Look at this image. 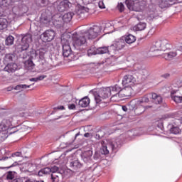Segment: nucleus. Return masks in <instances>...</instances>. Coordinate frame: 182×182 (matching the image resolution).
I'll use <instances>...</instances> for the list:
<instances>
[{
	"label": "nucleus",
	"mask_w": 182,
	"mask_h": 182,
	"mask_svg": "<svg viewBox=\"0 0 182 182\" xmlns=\"http://www.w3.org/2000/svg\"><path fill=\"white\" fill-rule=\"evenodd\" d=\"M48 55V48H40L36 52V56L41 64L46 63V56Z\"/></svg>",
	"instance_id": "obj_11"
},
{
	"label": "nucleus",
	"mask_w": 182,
	"mask_h": 182,
	"mask_svg": "<svg viewBox=\"0 0 182 182\" xmlns=\"http://www.w3.org/2000/svg\"><path fill=\"white\" fill-rule=\"evenodd\" d=\"M90 136H92V134H90V133L89 132H87L84 134V136L85 137H90Z\"/></svg>",
	"instance_id": "obj_57"
},
{
	"label": "nucleus",
	"mask_w": 182,
	"mask_h": 182,
	"mask_svg": "<svg viewBox=\"0 0 182 182\" xmlns=\"http://www.w3.org/2000/svg\"><path fill=\"white\" fill-rule=\"evenodd\" d=\"M123 86L133 87L136 85V77L131 74L124 75L122 78Z\"/></svg>",
	"instance_id": "obj_9"
},
{
	"label": "nucleus",
	"mask_w": 182,
	"mask_h": 182,
	"mask_svg": "<svg viewBox=\"0 0 182 182\" xmlns=\"http://www.w3.org/2000/svg\"><path fill=\"white\" fill-rule=\"evenodd\" d=\"M146 23H139L136 24L134 28L135 31H144L146 29Z\"/></svg>",
	"instance_id": "obj_32"
},
{
	"label": "nucleus",
	"mask_w": 182,
	"mask_h": 182,
	"mask_svg": "<svg viewBox=\"0 0 182 182\" xmlns=\"http://www.w3.org/2000/svg\"><path fill=\"white\" fill-rule=\"evenodd\" d=\"M61 42L63 43V55L65 58H69L72 53V48H70L69 41L62 39Z\"/></svg>",
	"instance_id": "obj_12"
},
{
	"label": "nucleus",
	"mask_w": 182,
	"mask_h": 182,
	"mask_svg": "<svg viewBox=\"0 0 182 182\" xmlns=\"http://www.w3.org/2000/svg\"><path fill=\"white\" fill-rule=\"evenodd\" d=\"M18 157H22V152L21 151H16V152H14L11 154V156L9 157L10 159H12V160L14 161H15V163H16L17 161H19L18 160Z\"/></svg>",
	"instance_id": "obj_30"
},
{
	"label": "nucleus",
	"mask_w": 182,
	"mask_h": 182,
	"mask_svg": "<svg viewBox=\"0 0 182 182\" xmlns=\"http://www.w3.org/2000/svg\"><path fill=\"white\" fill-rule=\"evenodd\" d=\"M61 18L64 23H68L72 21V18H73V13H71V12L66 13Z\"/></svg>",
	"instance_id": "obj_25"
},
{
	"label": "nucleus",
	"mask_w": 182,
	"mask_h": 182,
	"mask_svg": "<svg viewBox=\"0 0 182 182\" xmlns=\"http://www.w3.org/2000/svg\"><path fill=\"white\" fill-rule=\"evenodd\" d=\"M144 110H146V108H144L142 106H139L136 109L135 112H136V113H137V114H141V113H144Z\"/></svg>",
	"instance_id": "obj_45"
},
{
	"label": "nucleus",
	"mask_w": 182,
	"mask_h": 182,
	"mask_svg": "<svg viewBox=\"0 0 182 182\" xmlns=\"http://www.w3.org/2000/svg\"><path fill=\"white\" fill-rule=\"evenodd\" d=\"M22 36L23 37L21 38V49L22 51L28 50L30 43H32V36L30 33H27Z\"/></svg>",
	"instance_id": "obj_10"
},
{
	"label": "nucleus",
	"mask_w": 182,
	"mask_h": 182,
	"mask_svg": "<svg viewBox=\"0 0 182 182\" xmlns=\"http://www.w3.org/2000/svg\"><path fill=\"white\" fill-rule=\"evenodd\" d=\"M170 49V41L167 39L159 40L153 43L149 48V52H166Z\"/></svg>",
	"instance_id": "obj_4"
},
{
	"label": "nucleus",
	"mask_w": 182,
	"mask_h": 182,
	"mask_svg": "<svg viewBox=\"0 0 182 182\" xmlns=\"http://www.w3.org/2000/svg\"><path fill=\"white\" fill-rule=\"evenodd\" d=\"M92 156H93V151H92V149H89L82 153V159L84 161L90 160V157H92Z\"/></svg>",
	"instance_id": "obj_24"
},
{
	"label": "nucleus",
	"mask_w": 182,
	"mask_h": 182,
	"mask_svg": "<svg viewBox=\"0 0 182 182\" xmlns=\"http://www.w3.org/2000/svg\"><path fill=\"white\" fill-rule=\"evenodd\" d=\"M70 6H72V3L70 2L69 0H63L59 4L57 8L59 12H65V11H68Z\"/></svg>",
	"instance_id": "obj_13"
},
{
	"label": "nucleus",
	"mask_w": 182,
	"mask_h": 182,
	"mask_svg": "<svg viewBox=\"0 0 182 182\" xmlns=\"http://www.w3.org/2000/svg\"><path fill=\"white\" fill-rule=\"evenodd\" d=\"M117 9L119 11V12H123V11H124V5L123 3L118 4Z\"/></svg>",
	"instance_id": "obj_47"
},
{
	"label": "nucleus",
	"mask_w": 182,
	"mask_h": 182,
	"mask_svg": "<svg viewBox=\"0 0 182 182\" xmlns=\"http://www.w3.org/2000/svg\"><path fill=\"white\" fill-rule=\"evenodd\" d=\"M88 56H92V55H97V48L95 46H92L87 50Z\"/></svg>",
	"instance_id": "obj_35"
},
{
	"label": "nucleus",
	"mask_w": 182,
	"mask_h": 182,
	"mask_svg": "<svg viewBox=\"0 0 182 182\" xmlns=\"http://www.w3.org/2000/svg\"><path fill=\"white\" fill-rule=\"evenodd\" d=\"M68 108L70 110H73L74 109H76V105H75V104H71L68 105Z\"/></svg>",
	"instance_id": "obj_53"
},
{
	"label": "nucleus",
	"mask_w": 182,
	"mask_h": 182,
	"mask_svg": "<svg viewBox=\"0 0 182 182\" xmlns=\"http://www.w3.org/2000/svg\"><path fill=\"white\" fill-rule=\"evenodd\" d=\"M51 180L53 182H62V180H63V175H62L60 172L52 173Z\"/></svg>",
	"instance_id": "obj_18"
},
{
	"label": "nucleus",
	"mask_w": 182,
	"mask_h": 182,
	"mask_svg": "<svg viewBox=\"0 0 182 182\" xmlns=\"http://www.w3.org/2000/svg\"><path fill=\"white\" fill-rule=\"evenodd\" d=\"M4 70L5 72H8V73H14L18 70V65L15 63H8Z\"/></svg>",
	"instance_id": "obj_15"
},
{
	"label": "nucleus",
	"mask_w": 182,
	"mask_h": 182,
	"mask_svg": "<svg viewBox=\"0 0 182 182\" xmlns=\"http://www.w3.org/2000/svg\"><path fill=\"white\" fill-rule=\"evenodd\" d=\"M78 105L80 107H87L90 105V99L85 97L79 101Z\"/></svg>",
	"instance_id": "obj_20"
},
{
	"label": "nucleus",
	"mask_w": 182,
	"mask_h": 182,
	"mask_svg": "<svg viewBox=\"0 0 182 182\" xmlns=\"http://www.w3.org/2000/svg\"><path fill=\"white\" fill-rule=\"evenodd\" d=\"M12 3V0H0V5L1 6H9Z\"/></svg>",
	"instance_id": "obj_42"
},
{
	"label": "nucleus",
	"mask_w": 182,
	"mask_h": 182,
	"mask_svg": "<svg viewBox=\"0 0 182 182\" xmlns=\"http://www.w3.org/2000/svg\"><path fill=\"white\" fill-rule=\"evenodd\" d=\"M79 133H77L76 134H75V137H77V136H79Z\"/></svg>",
	"instance_id": "obj_63"
},
{
	"label": "nucleus",
	"mask_w": 182,
	"mask_h": 182,
	"mask_svg": "<svg viewBox=\"0 0 182 182\" xmlns=\"http://www.w3.org/2000/svg\"><path fill=\"white\" fill-rule=\"evenodd\" d=\"M149 95H146L142 97L141 99L138 100L136 103L137 105H141V103H149Z\"/></svg>",
	"instance_id": "obj_34"
},
{
	"label": "nucleus",
	"mask_w": 182,
	"mask_h": 182,
	"mask_svg": "<svg viewBox=\"0 0 182 182\" xmlns=\"http://www.w3.org/2000/svg\"><path fill=\"white\" fill-rule=\"evenodd\" d=\"M102 148L101 153L102 154H109V149H107V146L105 145V141H101Z\"/></svg>",
	"instance_id": "obj_37"
},
{
	"label": "nucleus",
	"mask_w": 182,
	"mask_h": 182,
	"mask_svg": "<svg viewBox=\"0 0 182 182\" xmlns=\"http://www.w3.org/2000/svg\"><path fill=\"white\" fill-rule=\"evenodd\" d=\"M112 92H118L119 93L120 92L119 85H116L114 87L102 88L95 95V100L97 105H100V107H105L110 102L109 97L112 96Z\"/></svg>",
	"instance_id": "obj_1"
},
{
	"label": "nucleus",
	"mask_w": 182,
	"mask_h": 182,
	"mask_svg": "<svg viewBox=\"0 0 182 182\" xmlns=\"http://www.w3.org/2000/svg\"><path fill=\"white\" fill-rule=\"evenodd\" d=\"M105 136V133H103V131L100 130L96 134V139H102Z\"/></svg>",
	"instance_id": "obj_48"
},
{
	"label": "nucleus",
	"mask_w": 182,
	"mask_h": 182,
	"mask_svg": "<svg viewBox=\"0 0 182 182\" xmlns=\"http://www.w3.org/2000/svg\"><path fill=\"white\" fill-rule=\"evenodd\" d=\"M14 122V117H9L4 119L0 122V139L1 140H6L9 134H12L11 129H12V122Z\"/></svg>",
	"instance_id": "obj_2"
},
{
	"label": "nucleus",
	"mask_w": 182,
	"mask_h": 182,
	"mask_svg": "<svg viewBox=\"0 0 182 182\" xmlns=\"http://www.w3.org/2000/svg\"><path fill=\"white\" fill-rule=\"evenodd\" d=\"M7 180H14L15 178V175L12 171H9L6 175Z\"/></svg>",
	"instance_id": "obj_46"
},
{
	"label": "nucleus",
	"mask_w": 182,
	"mask_h": 182,
	"mask_svg": "<svg viewBox=\"0 0 182 182\" xmlns=\"http://www.w3.org/2000/svg\"><path fill=\"white\" fill-rule=\"evenodd\" d=\"M8 28V20L6 18H0V30L6 29Z\"/></svg>",
	"instance_id": "obj_31"
},
{
	"label": "nucleus",
	"mask_w": 182,
	"mask_h": 182,
	"mask_svg": "<svg viewBox=\"0 0 182 182\" xmlns=\"http://www.w3.org/2000/svg\"><path fill=\"white\" fill-rule=\"evenodd\" d=\"M25 180H26L25 178H20L14 179L11 182H25Z\"/></svg>",
	"instance_id": "obj_51"
},
{
	"label": "nucleus",
	"mask_w": 182,
	"mask_h": 182,
	"mask_svg": "<svg viewBox=\"0 0 182 182\" xmlns=\"http://www.w3.org/2000/svg\"><path fill=\"white\" fill-rule=\"evenodd\" d=\"M40 21L41 23H43V25H45V26H50V18L46 16V13L41 14Z\"/></svg>",
	"instance_id": "obj_17"
},
{
	"label": "nucleus",
	"mask_w": 182,
	"mask_h": 182,
	"mask_svg": "<svg viewBox=\"0 0 182 182\" xmlns=\"http://www.w3.org/2000/svg\"><path fill=\"white\" fill-rule=\"evenodd\" d=\"M52 21L54 26L56 28H60L65 23L61 16H54Z\"/></svg>",
	"instance_id": "obj_16"
},
{
	"label": "nucleus",
	"mask_w": 182,
	"mask_h": 182,
	"mask_svg": "<svg viewBox=\"0 0 182 182\" xmlns=\"http://www.w3.org/2000/svg\"><path fill=\"white\" fill-rule=\"evenodd\" d=\"M100 32H102V27L99 26H93L92 27L90 28L87 31L83 33L85 38L87 39H96L99 35H100Z\"/></svg>",
	"instance_id": "obj_7"
},
{
	"label": "nucleus",
	"mask_w": 182,
	"mask_h": 182,
	"mask_svg": "<svg viewBox=\"0 0 182 182\" xmlns=\"http://www.w3.org/2000/svg\"><path fill=\"white\" fill-rule=\"evenodd\" d=\"M55 36H56V32H55V31L53 29H49L46 30L41 34V38L43 42H51V41L55 39Z\"/></svg>",
	"instance_id": "obj_8"
},
{
	"label": "nucleus",
	"mask_w": 182,
	"mask_h": 182,
	"mask_svg": "<svg viewBox=\"0 0 182 182\" xmlns=\"http://www.w3.org/2000/svg\"><path fill=\"white\" fill-rule=\"evenodd\" d=\"M18 110L22 111V110H26V105L25 104H21L19 105Z\"/></svg>",
	"instance_id": "obj_52"
},
{
	"label": "nucleus",
	"mask_w": 182,
	"mask_h": 182,
	"mask_svg": "<svg viewBox=\"0 0 182 182\" xmlns=\"http://www.w3.org/2000/svg\"><path fill=\"white\" fill-rule=\"evenodd\" d=\"M25 182H34V181H31L29 179H25Z\"/></svg>",
	"instance_id": "obj_60"
},
{
	"label": "nucleus",
	"mask_w": 182,
	"mask_h": 182,
	"mask_svg": "<svg viewBox=\"0 0 182 182\" xmlns=\"http://www.w3.org/2000/svg\"><path fill=\"white\" fill-rule=\"evenodd\" d=\"M24 66L25 69L26 70H29V72H33V70L35 69V63H33L32 60H28L25 61Z\"/></svg>",
	"instance_id": "obj_19"
},
{
	"label": "nucleus",
	"mask_w": 182,
	"mask_h": 182,
	"mask_svg": "<svg viewBox=\"0 0 182 182\" xmlns=\"http://www.w3.org/2000/svg\"><path fill=\"white\" fill-rule=\"evenodd\" d=\"M82 166L83 165L82 164V163H80V161H79V160H75L70 162V167H71V168H73V170L82 168Z\"/></svg>",
	"instance_id": "obj_21"
},
{
	"label": "nucleus",
	"mask_w": 182,
	"mask_h": 182,
	"mask_svg": "<svg viewBox=\"0 0 182 182\" xmlns=\"http://www.w3.org/2000/svg\"><path fill=\"white\" fill-rule=\"evenodd\" d=\"M132 87H133L125 86L123 89L120 90V91H119L120 97H129V96H132L133 93Z\"/></svg>",
	"instance_id": "obj_14"
},
{
	"label": "nucleus",
	"mask_w": 182,
	"mask_h": 182,
	"mask_svg": "<svg viewBox=\"0 0 182 182\" xmlns=\"http://www.w3.org/2000/svg\"><path fill=\"white\" fill-rule=\"evenodd\" d=\"M176 93H177L176 91H171V97L175 103H182V96L176 95Z\"/></svg>",
	"instance_id": "obj_22"
},
{
	"label": "nucleus",
	"mask_w": 182,
	"mask_h": 182,
	"mask_svg": "<svg viewBox=\"0 0 182 182\" xmlns=\"http://www.w3.org/2000/svg\"><path fill=\"white\" fill-rule=\"evenodd\" d=\"M151 96L154 100V103L156 105H160L161 103H163V97H161V96L159 95H157L156 93H152Z\"/></svg>",
	"instance_id": "obj_26"
},
{
	"label": "nucleus",
	"mask_w": 182,
	"mask_h": 182,
	"mask_svg": "<svg viewBox=\"0 0 182 182\" xmlns=\"http://www.w3.org/2000/svg\"><path fill=\"white\" fill-rule=\"evenodd\" d=\"M86 42V36L83 33H74L73 34V45L75 49H80L82 46H85Z\"/></svg>",
	"instance_id": "obj_6"
},
{
	"label": "nucleus",
	"mask_w": 182,
	"mask_h": 182,
	"mask_svg": "<svg viewBox=\"0 0 182 182\" xmlns=\"http://www.w3.org/2000/svg\"><path fill=\"white\" fill-rule=\"evenodd\" d=\"M58 110H65V107H63V105H60L58 107V108H55Z\"/></svg>",
	"instance_id": "obj_56"
},
{
	"label": "nucleus",
	"mask_w": 182,
	"mask_h": 182,
	"mask_svg": "<svg viewBox=\"0 0 182 182\" xmlns=\"http://www.w3.org/2000/svg\"><path fill=\"white\" fill-rule=\"evenodd\" d=\"M14 58H15V55L12 53L6 54L4 57V63H8L9 62H12Z\"/></svg>",
	"instance_id": "obj_33"
},
{
	"label": "nucleus",
	"mask_w": 182,
	"mask_h": 182,
	"mask_svg": "<svg viewBox=\"0 0 182 182\" xmlns=\"http://www.w3.org/2000/svg\"><path fill=\"white\" fill-rule=\"evenodd\" d=\"M120 144H122V142H120L119 139H116L115 141L109 143V146H111L112 150H116V149H119V147H120Z\"/></svg>",
	"instance_id": "obj_29"
},
{
	"label": "nucleus",
	"mask_w": 182,
	"mask_h": 182,
	"mask_svg": "<svg viewBox=\"0 0 182 182\" xmlns=\"http://www.w3.org/2000/svg\"><path fill=\"white\" fill-rule=\"evenodd\" d=\"M41 4H46V0H41Z\"/></svg>",
	"instance_id": "obj_61"
},
{
	"label": "nucleus",
	"mask_w": 182,
	"mask_h": 182,
	"mask_svg": "<svg viewBox=\"0 0 182 182\" xmlns=\"http://www.w3.org/2000/svg\"><path fill=\"white\" fill-rule=\"evenodd\" d=\"M98 6L100 9H105L106 8V6L105 5L103 1H100L98 3Z\"/></svg>",
	"instance_id": "obj_50"
},
{
	"label": "nucleus",
	"mask_w": 182,
	"mask_h": 182,
	"mask_svg": "<svg viewBox=\"0 0 182 182\" xmlns=\"http://www.w3.org/2000/svg\"><path fill=\"white\" fill-rule=\"evenodd\" d=\"M120 93L119 92H117L116 94H114L111 98H110V100L111 102H120Z\"/></svg>",
	"instance_id": "obj_38"
},
{
	"label": "nucleus",
	"mask_w": 182,
	"mask_h": 182,
	"mask_svg": "<svg viewBox=\"0 0 182 182\" xmlns=\"http://www.w3.org/2000/svg\"><path fill=\"white\" fill-rule=\"evenodd\" d=\"M46 77V75H40L37 77L30 78V82H39V80H43Z\"/></svg>",
	"instance_id": "obj_43"
},
{
	"label": "nucleus",
	"mask_w": 182,
	"mask_h": 182,
	"mask_svg": "<svg viewBox=\"0 0 182 182\" xmlns=\"http://www.w3.org/2000/svg\"><path fill=\"white\" fill-rule=\"evenodd\" d=\"M51 173L52 174H54V173H60L59 171V168L58 166H53L50 168Z\"/></svg>",
	"instance_id": "obj_49"
},
{
	"label": "nucleus",
	"mask_w": 182,
	"mask_h": 182,
	"mask_svg": "<svg viewBox=\"0 0 182 182\" xmlns=\"http://www.w3.org/2000/svg\"><path fill=\"white\" fill-rule=\"evenodd\" d=\"M35 85V83H33L30 85H18L16 87H14V90H21V89H28V87H31V86Z\"/></svg>",
	"instance_id": "obj_36"
},
{
	"label": "nucleus",
	"mask_w": 182,
	"mask_h": 182,
	"mask_svg": "<svg viewBox=\"0 0 182 182\" xmlns=\"http://www.w3.org/2000/svg\"><path fill=\"white\" fill-rule=\"evenodd\" d=\"M169 1V2H174V1H176V0H168Z\"/></svg>",
	"instance_id": "obj_64"
},
{
	"label": "nucleus",
	"mask_w": 182,
	"mask_h": 182,
	"mask_svg": "<svg viewBox=\"0 0 182 182\" xmlns=\"http://www.w3.org/2000/svg\"><path fill=\"white\" fill-rule=\"evenodd\" d=\"M139 75H141L142 79H147L149 76V71L146 69L141 70L139 71Z\"/></svg>",
	"instance_id": "obj_40"
},
{
	"label": "nucleus",
	"mask_w": 182,
	"mask_h": 182,
	"mask_svg": "<svg viewBox=\"0 0 182 182\" xmlns=\"http://www.w3.org/2000/svg\"><path fill=\"white\" fill-rule=\"evenodd\" d=\"M86 10L87 9H85V7H83L82 10L78 11V14H85V12H87Z\"/></svg>",
	"instance_id": "obj_54"
},
{
	"label": "nucleus",
	"mask_w": 182,
	"mask_h": 182,
	"mask_svg": "<svg viewBox=\"0 0 182 182\" xmlns=\"http://www.w3.org/2000/svg\"><path fill=\"white\" fill-rule=\"evenodd\" d=\"M170 132L172 133V134H179V133L181 132V129H180L178 127H173L171 128Z\"/></svg>",
	"instance_id": "obj_41"
},
{
	"label": "nucleus",
	"mask_w": 182,
	"mask_h": 182,
	"mask_svg": "<svg viewBox=\"0 0 182 182\" xmlns=\"http://www.w3.org/2000/svg\"><path fill=\"white\" fill-rule=\"evenodd\" d=\"M170 76V73H165L161 75V77H164V79H168V77Z\"/></svg>",
	"instance_id": "obj_55"
},
{
	"label": "nucleus",
	"mask_w": 182,
	"mask_h": 182,
	"mask_svg": "<svg viewBox=\"0 0 182 182\" xmlns=\"http://www.w3.org/2000/svg\"><path fill=\"white\" fill-rule=\"evenodd\" d=\"M176 56H177V53L174 51H171L164 54V58L166 60H171V59H173V58H176Z\"/></svg>",
	"instance_id": "obj_28"
},
{
	"label": "nucleus",
	"mask_w": 182,
	"mask_h": 182,
	"mask_svg": "<svg viewBox=\"0 0 182 182\" xmlns=\"http://www.w3.org/2000/svg\"><path fill=\"white\" fill-rule=\"evenodd\" d=\"M34 182H43V181H34Z\"/></svg>",
	"instance_id": "obj_62"
},
{
	"label": "nucleus",
	"mask_w": 182,
	"mask_h": 182,
	"mask_svg": "<svg viewBox=\"0 0 182 182\" xmlns=\"http://www.w3.org/2000/svg\"><path fill=\"white\" fill-rule=\"evenodd\" d=\"M126 46V42L123 40L116 41L114 44L109 46V55L112 58H120V55H117L119 50L124 49Z\"/></svg>",
	"instance_id": "obj_5"
},
{
	"label": "nucleus",
	"mask_w": 182,
	"mask_h": 182,
	"mask_svg": "<svg viewBox=\"0 0 182 182\" xmlns=\"http://www.w3.org/2000/svg\"><path fill=\"white\" fill-rule=\"evenodd\" d=\"M14 38L12 36H9V37L6 38V45L7 46H10V45H14Z\"/></svg>",
	"instance_id": "obj_39"
},
{
	"label": "nucleus",
	"mask_w": 182,
	"mask_h": 182,
	"mask_svg": "<svg viewBox=\"0 0 182 182\" xmlns=\"http://www.w3.org/2000/svg\"><path fill=\"white\" fill-rule=\"evenodd\" d=\"M41 173H43V174H49L51 173L50 168L46 167L41 170V171L38 172V174H41Z\"/></svg>",
	"instance_id": "obj_44"
},
{
	"label": "nucleus",
	"mask_w": 182,
	"mask_h": 182,
	"mask_svg": "<svg viewBox=\"0 0 182 182\" xmlns=\"http://www.w3.org/2000/svg\"><path fill=\"white\" fill-rule=\"evenodd\" d=\"M97 55H105V53H108L110 55V47H100L97 48Z\"/></svg>",
	"instance_id": "obj_23"
},
{
	"label": "nucleus",
	"mask_w": 182,
	"mask_h": 182,
	"mask_svg": "<svg viewBox=\"0 0 182 182\" xmlns=\"http://www.w3.org/2000/svg\"><path fill=\"white\" fill-rule=\"evenodd\" d=\"M124 41L126 43H128V45H132V43H134V42H136V36L129 34L125 36Z\"/></svg>",
	"instance_id": "obj_27"
},
{
	"label": "nucleus",
	"mask_w": 182,
	"mask_h": 182,
	"mask_svg": "<svg viewBox=\"0 0 182 182\" xmlns=\"http://www.w3.org/2000/svg\"><path fill=\"white\" fill-rule=\"evenodd\" d=\"M125 4L129 11L141 12L147 6V1L144 0H126Z\"/></svg>",
	"instance_id": "obj_3"
},
{
	"label": "nucleus",
	"mask_w": 182,
	"mask_h": 182,
	"mask_svg": "<svg viewBox=\"0 0 182 182\" xmlns=\"http://www.w3.org/2000/svg\"><path fill=\"white\" fill-rule=\"evenodd\" d=\"M14 87H9L8 88H7V90H8V92H11V90H14Z\"/></svg>",
	"instance_id": "obj_59"
},
{
	"label": "nucleus",
	"mask_w": 182,
	"mask_h": 182,
	"mask_svg": "<svg viewBox=\"0 0 182 182\" xmlns=\"http://www.w3.org/2000/svg\"><path fill=\"white\" fill-rule=\"evenodd\" d=\"M122 110L124 111V112H127V107H126V106H122Z\"/></svg>",
	"instance_id": "obj_58"
}]
</instances>
